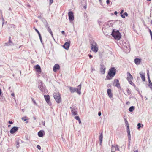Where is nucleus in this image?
Listing matches in <instances>:
<instances>
[{
    "instance_id": "obj_1",
    "label": "nucleus",
    "mask_w": 152,
    "mask_h": 152,
    "mask_svg": "<svg viewBox=\"0 0 152 152\" xmlns=\"http://www.w3.org/2000/svg\"><path fill=\"white\" fill-rule=\"evenodd\" d=\"M111 35L115 39L117 40H120L121 37V33L119 30L115 29H113Z\"/></svg>"
},
{
    "instance_id": "obj_2",
    "label": "nucleus",
    "mask_w": 152,
    "mask_h": 152,
    "mask_svg": "<svg viewBox=\"0 0 152 152\" xmlns=\"http://www.w3.org/2000/svg\"><path fill=\"white\" fill-rule=\"evenodd\" d=\"M91 49L95 53H96L98 50V48L96 43L93 40L91 41L90 42Z\"/></svg>"
},
{
    "instance_id": "obj_3",
    "label": "nucleus",
    "mask_w": 152,
    "mask_h": 152,
    "mask_svg": "<svg viewBox=\"0 0 152 152\" xmlns=\"http://www.w3.org/2000/svg\"><path fill=\"white\" fill-rule=\"evenodd\" d=\"M69 88L70 91L71 93H74L75 92H76L79 94H80L81 89V84L77 86V88L69 86Z\"/></svg>"
},
{
    "instance_id": "obj_4",
    "label": "nucleus",
    "mask_w": 152,
    "mask_h": 152,
    "mask_svg": "<svg viewBox=\"0 0 152 152\" xmlns=\"http://www.w3.org/2000/svg\"><path fill=\"white\" fill-rule=\"evenodd\" d=\"M38 88L42 93H46L47 92V90L45 86L43 85L42 82L41 81H39Z\"/></svg>"
},
{
    "instance_id": "obj_5",
    "label": "nucleus",
    "mask_w": 152,
    "mask_h": 152,
    "mask_svg": "<svg viewBox=\"0 0 152 152\" xmlns=\"http://www.w3.org/2000/svg\"><path fill=\"white\" fill-rule=\"evenodd\" d=\"M53 96L57 103H59L61 102V98L60 95L59 93H54L53 94Z\"/></svg>"
},
{
    "instance_id": "obj_6",
    "label": "nucleus",
    "mask_w": 152,
    "mask_h": 152,
    "mask_svg": "<svg viewBox=\"0 0 152 152\" xmlns=\"http://www.w3.org/2000/svg\"><path fill=\"white\" fill-rule=\"evenodd\" d=\"M116 69L114 67L110 68L108 72L109 76L111 77H114L116 74Z\"/></svg>"
},
{
    "instance_id": "obj_7",
    "label": "nucleus",
    "mask_w": 152,
    "mask_h": 152,
    "mask_svg": "<svg viewBox=\"0 0 152 152\" xmlns=\"http://www.w3.org/2000/svg\"><path fill=\"white\" fill-rule=\"evenodd\" d=\"M113 86L117 87L118 88H121L119 80L118 79H115L114 80Z\"/></svg>"
},
{
    "instance_id": "obj_8",
    "label": "nucleus",
    "mask_w": 152,
    "mask_h": 152,
    "mask_svg": "<svg viewBox=\"0 0 152 152\" xmlns=\"http://www.w3.org/2000/svg\"><path fill=\"white\" fill-rule=\"evenodd\" d=\"M68 16H69V20L70 22H71L74 19V17L73 13L72 12L70 11L68 12Z\"/></svg>"
},
{
    "instance_id": "obj_9",
    "label": "nucleus",
    "mask_w": 152,
    "mask_h": 152,
    "mask_svg": "<svg viewBox=\"0 0 152 152\" xmlns=\"http://www.w3.org/2000/svg\"><path fill=\"white\" fill-rule=\"evenodd\" d=\"M70 41L66 42L63 46V48L66 50H68L70 46Z\"/></svg>"
},
{
    "instance_id": "obj_10",
    "label": "nucleus",
    "mask_w": 152,
    "mask_h": 152,
    "mask_svg": "<svg viewBox=\"0 0 152 152\" xmlns=\"http://www.w3.org/2000/svg\"><path fill=\"white\" fill-rule=\"evenodd\" d=\"M70 108L73 115H75L77 114V109L75 107H71Z\"/></svg>"
},
{
    "instance_id": "obj_11",
    "label": "nucleus",
    "mask_w": 152,
    "mask_h": 152,
    "mask_svg": "<svg viewBox=\"0 0 152 152\" xmlns=\"http://www.w3.org/2000/svg\"><path fill=\"white\" fill-rule=\"evenodd\" d=\"M45 26L48 31L51 34L52 36L53 37V32L50 26L48 25V24L47 25Z\"/></svg>"
},
{
    "instance_id": "obj_12",
    "label": "nucleus",
    "mask_w": 152,
    "mask_h": 152,
    "mask_svg": "<svg viewBox=\"0 0 152 152\" xmlns=\"http://www.w3.org/2000/svg\"><path fill=\"white\" fill-rule=\"evenodd\" d=\"M100 66V71L102 74H104L105 71V68L103 64H101Z\"/></svg>"
},
{
    "instance_id": "obj_13",
    "label": "nucleus",
    "mask_w": 152,
    "mask_h": 152,
    "mask_svg": "<svg viewBox=\"0 0 152 152\" xmlns=\"http://www.w3.org/2000/svg\"><path fill=\"white\" fill-rule=\"evenodd\" d=\"M127 80L128 81L132 80L133 79V77L129 72H127Z\"/></svg>"
},
{
    "instance_id": "obj_14",
    "label": "nucleus",
    "mask_w": 152,
    "mask_h": 152,
    "mask_svg": "<svg viewBox=\"0 0 152 152\" xmlns=\"http://www.w3.org/2000/svg\"><path fill=\"white\" fill-rule=\"evenodd\" d=\"M45 99V100L46 102L49 104H51V102L50 100V98L49 95H44V96Z\"/></svg>"
},
{
    "instance_id": "obj_15",
    "label": "nucleus",
    "mask_w": 152,
    "mask_h": 152,
    "mask_svg": "<svg viewBox=\"0 0 152 152\" xmlns=\"http://www.w3.org/2000/svg\"><path fill=\"white\" fill-rule=\"evenodd\" d=\"M18 130V128L17 127L14 126L12 127L10 130V133L11 134H13L17 131Z\"/></svg>"
},
{
    "instance_id": "obj_16",
    "label": "nucleus",
    "mask_w": 152,
    "mask_h": 152,
    "mask_svg": "<svg viewBox=\"0 0 152 152\" xmlns=\"http://www.w3.org/2000/svg\"><path fill=\"white\" fill-rule=\"evenodd\" d=\"M60 69L59 65L57 64L55 65L53 68V71L55 72H56L57 70L59 69Z\"/></svg>"
},
{
    "instance_id": "obj_17",
    "label": "nucleus",
    "mask_w": 152,
    "mask_h": 152,
    "mask_svg": "<svg viewBox=\"0 0 152 152\" xmlns=\"http://www.w3.org/2000/svg\"><path fill=\"white\" fill-rule=\"evenodd\" d=\"M45 134V132L44 130H41L39 131L38 133V135L40 137H42Z\"/></svg>"
},
{
    "instance_id": "obj_18",
    "label": "nucleus",
    "mask_w": 152,
    "mask_h": 152,
    "mask_svg": "<svg viewBox=\"0 0 152 152\" xmlns=\"http://www.w3.org/2000/svg\"><path fill=\"white\" fill-rule=\"evenodd\" d=\"M35 68L37 72L38 73L41 72V70L40 67L39 65H37L35 66Z\"/></svg>"
},
{
    "instance_id": "obj_19",
    "label": "nucleus",
    "mask_w": 152,
    "mask_h": 152,
    "mask_svg": "<svg viewBox=\"0 0 152 152\" xmlns=\"http://www.w3.org/2000/svg\"><path fill=\"white\" fill-rule=\"evenodd\" d=\"M134 61L136 65H138L141 62V59L140 58H136L134 59Z\"/></svg>"
},
{
    "instance_id": "obj_20",
    "label": "nucleus",
    "mask_w": 152,
    "mask_h": 152,
    "mask_svg": "<svg viewBox=\"0 0 152 152\" xmlns=\"http://www.w3.org/2000/svg\"><path fill=\"white\" fill-rule=\"evenodd\" d=\"M107 93L110 98H111L113 97V94L111 93V90L110 89H108L107 91Z\"/></svg>"
},
{
    "instance_id": "obj_21",
    "label": "nucleus",
    "mask_w": 152,
    "mask_h": 152,
    "mask_svg": "<svg viewBox=\"0 0 152 152\" xmlns=\"http://www.w3.org/2000/svg\"><path fill=\"white\" fill-rule=\"evenodd\" d=\"M10 38V37L9 38V42H7L5 43V46H10L11 45H14L12 42Z\"/></svg>"
},
{
    "instance_id": "obj_22",
    "label": "nucleus",
    "mask_w": 152,
    "mask_h": 152,
    "mask_svg": "<svg viewBox=\"0 0 152 152\" xmlns=\"http://www.w3.org/2000/svg\"><path fill=\"white\" fill-rule=\"evenodd\" d=\"M140 77L142 78V80L143 81H145V74L141 73H140Z\"/></svg>"
},
{
    "instance_id": "obj_23",
    "label": "nucleus",
    "mask_w": 152,
    "mask_h": 152,
    "mask_svg": "<svg viewBox=\"0 0 152 152\" xmlns=\"http://www.w3.org/2000/svg\"><path fill=\"white\" fill-rule=\"evenodd\" d=\"M102 139H103V134H102V132L100 134V135H99V140L100 144H101L102 142Z\"/></svg>"
},
{
    "instance_id": "obj_24",
    "label": "nucleus",
    "mask_w": 152,
    "mask_h": 152,
    "mask_svg": "<svg viewBox=\"0 0 152 152\" xmlns=\"http://www.w3.org/2000/svg\"><path fill=\"white\" fill-rule=\"evenodd\" d=\"M135 107L134 106H132L130 107L129 109V110L130 112H132L134 109Z\"/></svg>"
},
{
    "instance_id": "obj_25",
    "label": "nucleus",
    "mask_w": 152,
    "mask_h": 152,
    "mask_svg": "<svg viewBox=\"0 0 152 152\" xmlns=\"http://www.w3.org/2000/svg\"><path fill=\"white\" fill-rule=\"evenodd\" d=\"M41 20L44 23V26L47 25V24H48V23L47 21L44 18H42L41 19Z\"/></svg>"
},
{
    "instance_id": "obj_26",
    "label": "nucleus",
    "mask_w": 152,
    "mask_h": 152,
    "mask_svg": "<svg viewBox=\"0 0 152 152\" xmlns=\"http://www.w3.org/2000/svg\"><path fill=\"white\" fill-rule=\"evenodd\" d=\"M148 84V86L152 90V83L150 80H149Z\"/></svg>"
},
{
    "instance_id": "obj_27",
    "label": "nucleus",
    "mask_w": 152,
    "mask_h": 152,
    "mask_svg": "<svg viewBox=\"0 0 152 152\" xmlns=\"http://www.w3.org/2000/svg\"><path fill=\"white\" fill-rule=\"evenodd\" d=\"M129 83L132 86H133L135 88H136V86L135 85V84L132 82V80L130 81H128Z\"/></svg>"
},
{
    "instance_id": "obj_28",
    "label": "nucleus",
    "mask_w": 152,
    "mask_h": 152,
    "mask_svg": "<svg viewBox=\"0 0 152 152\" xmlns=\"http://www.w3.org/2000/svg\"><path fill=\"white\" fill-rule=\"evenodd\" d=\"M128 141L129 142V143H130V140H131V135L130 134V132L128 133Z\"/></svg>"
},
{
    "instance_id": "obj_29",
    "label": "nucleus",
    "mask_w": 152,
    "mask_h": 152,
    "mask_svg": "<svg viewBox=\"0 0 152 152\" xmlns=\"http://www.w3.org/2000/svg\"><path fill=\"white\" fill-rule=\"evenodd\" d=\"M123 12H124V10H121V11L120 12V14H121V17L122 18H125V16L124 15H123L122 14V13H123Z\"/></svg>"
},
{
    "instance_id": "obj_30",
    "label": "nucleus",
    "mask_w": 152,
    "mask_h": 152,
    "mask_svg": "<svg viewBox=\"0 0 152 152\" xmlns=\"http://www.w3.org/2000/svg\"><path fill=\"white\" fill-rule=\"evenodd\" d=\"M115 146V150H114L115 151H116V150H119V148H118V145H116L115 146Z\"/></svg>"
},
{
    "instance_id": "obj_31",
    "label": "nucleus",
    "mask_w": 152,
    "mask_h": 152,
    "mask_svg": "<svg viewBox=\"0 0 152 152\" xmlns=\"http://www.w3.org/2000/svg\"><path fill=\"white\" fill-rule=\"evenodd\" d=\"M137 129H139L141 127V124L140 123H138L137 124Z\"/></svg>"
},
{
    "instance_id": "obj_32",
    "label": "nucleus",
    "mask_w": 152,
    "mask_h": 152,
    "mask_svg": "<svg viewBox=\"0 0 152 152\" xmlns=\"http://www.w3.org/2000/svg\"><path fill=\"white\" fill-rule=\"evenodd\" d=\"M127 92L128 94H131V91L128 88L127 89Z\"/></svg>"
},
{
    "instance_id": "obj_33",
    "label": "nucleus",
    "mask_w": 152,
    "mask_h": 152,
    "mask_svg": "<svg viewBox=\"0 0 152 152\" xmlns=\"http://www.w3.org/2000/svg\"><path fill=\"white\" fill-rule=\"evenodd\" d=\"M32 99V101L33 102V103L34 104H35L36 105H37V104L36 102L34 100V99L33 98H31Z\"/></svg>"
},
{
    "instance_id": "obj_34",
    "label": "nucleus",
    "mask_w": 152,
    "mask_h": 152,
    "mask_svg": "<svg viewBox=\"0 0 152 152\" xmlns=\"http://www.w3.org/2000/svg\"><path fill=\"white\" fill-rule=\"evenodd\" d=\"M35 31L38 34L39 36L41 35V34H40V33H39V32L37 28H35Z\"/></svg>"
},
{
    "instance_id": "obj_35",
    "label": "nucleus",
    "mask_w": 152,
    "mask_h": 152,
    "mask_svg": "<svg viewBox=\"0 0 152 152\" xmlns=\"http://www.w3.org/2000/svg\"><path fill=\"white\" fill-rule=\"evenodd\" d=\"M75 119H76L77 120H78L80 119L79 117L78 116H75Z\"/></svg>"
},
{
    "instance_id": "obj_36",
    "label": "nucleus",
    "mask_w": 152,
    "mask_h": 152,
    "mask_svg": "<svg viewBox=\"0 0 152 152\" xmlns=\"http://www.w3.org/2000/svg\"><path fill=\"white\" fill-rule=\"evenodd\" d=\"M26 118V117H22V119L23 121H26V120H27V119H26V118Z\"/></svg>"
},
{
    "instance_id": "obj_37",
    "label": "nucleus",
    "mask_w": 152,
    "mask_h": 152,
    "mask_svg": "<svg viewBox=\"0 0 152 152\" xmlns=\"http://www.w3.org/2000/svg\"><path fill=\"white\" fill-rule=\"evenodd\" d=\"M124 120H125V123L127 126H129V124L127 120L126 119H125Z\"/></svg>"
},
{
    "instance_id": "obj_38",
    "label": "nucleus",
    "mask_w": 152,
    "mask_h": 152,
    "mask_svg": "<svg viewBox=\"0 0 152 152\" xmlns=\"http://www.w3.org/2000/svg\"><path fill=\"white\" fill-rule=\"evenodd\" d=\"M127 133L130 132L129 126H127Z\"/></svg>"
},
{
    "instance_id": "obj_39",
    "label": "nucleus",
    "mask_w": 152,
    "mask_h": 152,
    "mask_svg": "<svg viewBox=\"0 0 152 152\" xmlns=\"http://www.w3.org/2000/svg\"><path fill=\"white\" fill-rule=\"evenodd\" d=\"M39 39H40V41L42 43V44H43V43L42 42V38L41 35L39 36Z\"/></svg>"
},
{
    "instance_id": "obj_40",
    "label": "nucleus",
    "mask_w": 152,
    "mask_h": 152,
    "mask_svg": "<svg viewBox=\"0 0 152 152\" xmlns=\"http://www.w3.org/2000/svg\"><path fill=\"white\" fill-rule=\"evenodd\" d=\"M1 19H2V21H3L2 25V26H3V24L4 23V18L2 15V16H1Z\"/></svg>"
},
{
    "instance_id": "obj_41",
    "label": "nucleus",
    "mask_w": 152,
    "mask_h": 152,
    "mask_svg": "<svg viewBox=\"0 0 152 152\" xmlns=\"http://www.w3.org/2000/svg\"><path fill=\"white\" fill-rule=\"evenodd\" d=\"M37 148L38 149H39V150H40L41 149V147L40 145H37Z\"/></svg>"
},
{
    "instance_id": "obj_42",
    "label": "nucleus",
    "mask_w": 152,
    "mask_h": 152,
    "mask_svg": "<svg viewBox=\"0 0 152 152\" xmlns=\"http://www.w3.org/2000/svg\"><path fill=\"white\" fill-rule=\"evenodd\" d=\"M123 15L124 16H127L128 15L127 12H125Z\"/></svg>"
},
{
    "instance_id": "obj_43",
    "label": "nucleus",
    "mask_w": 152,
    "mask_h": 152,
    "mask_svg": "<svg viewBox=\"0 0 152 152\" xmlns=\"http://www.w3.org/2000/svg\"><path fill=\"white\" fill-rule=\"evenodd\" d=\"M95 69L94 68L91 67V72H92L93 71H94Z\"/></svg>"
},
{
    "instance_id": "obj_44",
    "label": "nucleus",
    "mask_w": 152,
    "mask_h": 152,
    "mask_svg": "<svg viewBox=\"0 0 152 152\" xmlns=\"http://www.w3.org/2000/svg\"><path fill=\"white\" fill-rule=\"evenodd\" d=\"M50 4L51 5L53 2V0H49Z\"/></svg>"
},
{
    "instance_id": "obj_45",
    "label": "nucleus",
    "mask_w": 152,
    "mask_h": 152,
    "mask_svg": "<svg viewBox=\"0 0 152 152\" xmlns=\"http://www.w3.org/2000/svg\"><path fill=\"white\" fill-rule=\"evenodd\" d=\"M106 78L108 80H110L111 79V78L109 77V76H107L106 77Z\"/></svg>"
},
{
    "instance_id": "obj_46",
    "label": "nucleus",
    "mask_w": 152,
    "mask_h": 152,
    "mask_svg": "<svg viewBox=\"0 0 152 152\" xmlns=\"http://www.w3.org/2000/svg\"><path fill=\"white\" fill-rule=\"evenodd\" d=\"M88 56L90 58H91L93 57L90 54H88Z\"/></svg>"
},
{
    "instance_id": "obj_47",
    "label": "nucleus",
    "mask_w": 152,
    "mask_h": 152,
    "mask_svg": "<svg viewBox=\"0 0 152 152\" xmlns=\"http://www.w3.org/2000/svg\"><path fill=\"white\" fill-rule=\"evenodd\" d=\"M149 33H150V34L151 35V36L152 35V32L150 29L149 30Z\"/></svg>"
},
{
    "instance_id": "obj_48",
    "label": "nucleus",
    "mask_w": 152,
    "mask_h": 152,
    "mask_svg": "<svg viewBox=\"0 0 152 152\" xmlns=\"http://www.w3.org/2000/svg\"><path fill=\"white\" fill-rule=\"evenodd\" d=\"M11 96L13 97H14V98H15V94H14V93H12L11 94Z\"/></svg>"
},
{
    "instance_id": "obj_49",
    "label": "nucleus",
    "mask_w": 152,
    "mask_h": 152,
    "mask_svg": "<svg viewBox=\"0 0 152 152\" xmlns=\"http://www.w3.org/2000/svg\"><path fill=\"white\" fill-rule=\"evenodd\" d=\"M98 114L99 116H100L101 115V112H99Z\"/></svg>"
},
{
    "instance_id": "obj_50",
    "label": "nucleus",
    "mask_w": 152,
    "mask_h": 152,
    "mask_svg": "<svg viewBox=\"0 0 152 152\" xmlns=\"http://www.w3.org/2000/svg\"><path fill=\"white\" fill-rule=\"evenodd\" d=\"M106 3L108 4L110 3V0H107L106 1Z\"/></svg>"
},
{
    "instance_id": "obj_51",
    "label": "nucleus",
    "mask_w": 152,
    "mask_h": 152,
    "mask_svg": "<svg viewBox=\"0 0 152 152\" xmlns=\"http://www.w3.org/2000/svg\"><path fill=\"white\" fill-rule=\"evenodd\" d=\"M42 123L43 124V125L45 126V121H42Z\"/></svg>"
},
{
    "instance_id": "obj_52",
    "label": "nucleus",
    "mask_w": 152,
    "mask_h": 152,
    "mask_svg": "<svg viewBox=\"0 0 152 152\" xmlns=\"http://www.w3.org/2000/svg\"><path fill=\"white\" fill-rule=\"evenodd\" d=\"M38 18H39L40 19H42V17H41V15L38 16Z\"/></svg>"
},
{
    "instance_id": "obj_53",
    "label": "nucleus",
    "mask_w": 152,
    "mask_h": 152,
    "mask_svg": "<svg viewBox=\"0 0 152 152\" xmlns=\"http://www.w3.org/2000/svg\"><path fill=\"white\" fill-rule=\"evenodd\" d=\"M117 13H118V12L117 11H115L114 12V14L115 15H116L117 14Z\"/></svg>"
},
{
    "instance_id": "obj_54",
    "label": "nucleus",
    "mask_w": 152,
    "mask_h": 152,
    "mask_svg": "<svg viewBox=\"0 0 152 152\" xmlns=\"http://www.w3.org/2000/svg\"><path fill=\"white\" fill-rule=\"evenodd\" d=\"M9 123L10 124H13V122L12 121H9Z\"/></svg>"
},
{
    "instance_id": "obj_55",
    "label": "nucleus",
    "mask_w": 152,
    "mask_h": 152,
    "mask_svg": "<svg viewBox=\"0 0 152 152\" xmlns=\"http://www.w3.org/2000/svg\"><path fill=\"white\" fill-rule=\"evenodd\" d=\"M113 148H113V150H114L115 149V146H113V145H112V149Z\"/></svg>"
},
{
    "instance_id": "obj_56",
    "label": "nucleus",
    "mask_w": 152,
    "mask_h": 152,
    "mask_svg": "<svg viewBox=\"0 0 152 152\" xmlns=\"http://www.w3.org/2000/svg\"><path fill=\"white\" fill-rule=\"evenodd\" d=\"M130 104V102L129 101H127L126 102V104L127 105L129 104Z\"/></svg>"
},
{
    "instance_id": "obj_57",
    "label": "nucleus",
    "mask_w": 152,
    "mask_h": 152,
    "mask_svg": "<svg viewBox=\"0 0 152 152\" xmlns=\"http://www.w3.org/2000/svg\"><path fill=\"white\" fill-rule=\"evenodd\" d=\"M113 148L112 149H111V152H115V151L113 150Z\"/></svg>"
},
{
    "instance_id": "obj_58",
    "label": "nucleus",
    "mask_w": 152,
    "mask_h": 152,
    "mask_svg": "<svg viewBox=\"0 0 152 152\" xmlns=\"http://www.w3.org/2000/svg\"><path fill=\"white\" fill-rule=\"evenodd\" d=\"M87 6L86 5H84L83 6V8H84L85 9H86Z\"/></svg>"
},
{
    "instance_id": "obj_59",
    "label": "nucleus",
    "mask_w": 152,
    "mask_h": 152,
    "mask_svg": "<svg viewBox=\"0 0 152 152\" xmlns=\"http://www.w3.org/2000/svg\"><path fill=\"white\" fill-rule=\"evenodd\" d=\"M61 33H62V34H65V32L64 31H61Z\"/></svg>"
},
{
    "instance_id": "obj_60",
    "label": "nucleus",
    "mask_w": 152,
    "mask_h": 152,
    "mask_svg": "<svg viewBox=\"0 0 152 152\" xmlns=\"http://www.w3.org/2000/svg\"><path fill=\"white\" fill-rule=\"evenodd\" d=\"M78 122H79V124H80V123H81V120H80V119H79V120H78Z\"/></svg>"
},
{
    "instance_id": "obj_61",
    "label": "nucleus",
    "mask_w": 152,
    "mask_h": 152,
    "mask_svg": "<svg viewBox=\"0 0 152 152\" xmlns=\"http://www.w3.org/2000/svg\"><path fill=\"white\" fill-rule=\"evenodd\" d=\"M12 26H13L14 27V28H16V26L15 25H12Z\"/></svg>"
},
{
    "instance_id": "obj_62",
    "label": "nucleus",
    "mask_w": 152,
    "mask_h": 152,
    "mask_svg": "<svg viewBox=\"0 0 152 152\" xmlns=\"http://www.w3.org/2000/svg\"><path fill=\"white\" fill-rule=\"evenodd\" d=\"M33 118L34 120H36V117L35 116H34Z\"/></svg>"
},
{
    "instance_id": "obj_63",
    "label": "nucleus",
    "mask_w": 152,
    "mask_h": 152,
    "mask_svg": "<svg viewBox=\"0 0 152 152\" xmlns=\"http://www.w3.org/2000/svg\"><path fill=\"white\" fill-rule=\"evenodd\" d=\"M1 89H0V96L1 95Z\"/></svg>"
},
{
    "instance_id": "obj_64",
    "label": "nucleus",
    "mask_w": 152,
    "mask_h": 152,
    "mask_svg": "<svg viewBox=\"0 0 152 152\" xmlns=\"http://www.w3.org/2000/svg\"><path fill=\"white\" fill-rule=\"evenodd\" d=\"M134 152H138L137 150L135 151Z\"/></svg>"
}]
</instances>
